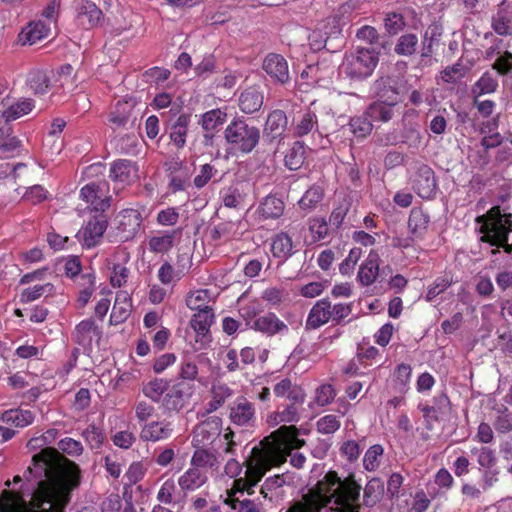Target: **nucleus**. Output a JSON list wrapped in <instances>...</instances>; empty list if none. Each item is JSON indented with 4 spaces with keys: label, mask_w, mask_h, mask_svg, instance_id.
<instances>
[{
    "label": "nucleus",
    "mask_w": 512,
    "mask_h": 512,
    "mask_svg": "<svg viewBox=\"0 0 512 512\" xmlns=\"http://www.w3.org/2000/svg\"><path fill=\"white\" fill-rule=\"evenodd\" d=\"M434 171L427 165L418 167V197L429 199L436 190Z\"/></svg>",
    "instance_id": "72a5a7b5"
},
{
    "label": "nucleus",
    "mask_w": 512,
    "mask_h": 512,
    "mask_svg": "<svg viewBox=\"0 0 512 512\" xmlns=\"http://www.w3.org/2000/svg\"><path fill=\"white\" fill-rule=\"evenodd\" d=\"M133 107L134 105L131 101H117L109 114V123L116 128L124 127L132 116Z\"/></svg>",
    "instance_id": "e433bc0d"
},
{
    "label": "nucleus",
    "mask_w": 512,
    "mask_h": 512,
    "mask_svg": "<svg viewBox=\"0 0 512 512\" xmlns=\"http://www.w3.org/2000/svg\"><path fill=\"white\" fill-rule=\"evenodd\" d=\"M285 202L278 194L270 193L259 203L257 213L264 219H278L284 214Z\"/></svg>",
    "instance_id": "a878e982"
},
{
    "label": "nucleus",
    "mask_w": 512,
    "mask_h": 512,
    "mask_svg": "<svg viewBox=\"0 0 512 512\" xmlns=\"http://www.w3.org/2000/svg\"><path fill=\"white\" fill-rule=\"evenodd\" d=\"M220 422L219 418H214L198 424L193 431L192 445L199 448L212 444L221 433Z\"/></svg>",
    "instance_id": "2eb2a0df"
},
{
    "label": "nucleus",
    "mask_w": 512,
    "mask_h": 512,
    "mask_svg": "<svg viewBox=\"0 0 512 512\" xmlns=\"http://www.w3.org/2000/svg\"><path fill=\"white\" fill-rule=\"evenodd\" d=\"M303 402H293L289 405H286L281 411L275 412L273 415L269 417V422L278 424V423H293L298 422L300 419V414L297 405L302 404Z\"/></svg>",
    "instance_id": "8fccbe9b"
},
{
    "label": "nucleus",
    "mask_w": 512,
    "mask_h": 512,
    "mask_svg": "<svg viewBox=\"0 0 512 512\" xmlns=\"http://www.w3.org/2000/svg\"><path fill=\"white\" fill-rule=\"evenodd\" d=\"M293 247V240L287 232H278L271 238V253L275 258L288 259L293 255Z\"/></svg>",
    "instance_id": "473e14b6"
},
{
    "label": "nucleus",
    "mask_w": 512,
    "mask_h": 512,
    "mask_svg": "<svg viewBox=\"0 0 512 512\" xmlns=\"http://www.w3.org/2000/svg\"><path fill=\"white\" fill-rule=\"evenodd\" d=\"M142 215L139 210L127 208L121 210L116 216V235L121 242L133 239L142 224Z\"/></svg>",
    "instance_id": "9b49d317"
},
{
    "label": "nucleus",
    "mask_w": 512,
    "mask_h": 512,
    "mask_svg": "<svg viewBox=\"0 0 512 512\" xmlns=\"http://www.w3.org/2000/svg\"><path fill=\"white\" fill-rule=\"evenodd\" d=\"M233 395V389L226 383H215L211 387L212 399L207 404V411L214 412L219 409L227 399Z\"/></svg>",
    "instance_id": "c03bdc74"
},
{
    "label": "nucleus",
    "mask_w": 512,
    "mask_h": 512,
    "mask_svg": "<svg viewBox=\"0 0 512 512\" xmlns=\"http://www.w3.org/2000/svg\"><path fill=\"white\" fill-rule=\"evenodd\" d=\"M475 221L480 225V241L489 245L505 242V237L512 232V215L502 213L500 206L492 207Z\"/></svg>",
    "instance_id": "39448f33"
},
{
    "label": "nucleus",
    "mask_w": 512,
    "mask_h": 512,
    "mask_svg": "<svg viewBox=\"0 0 512 512\" xmlns=\"http://www.w3.org/2000/svg\"><path fill=\"white\" fill-rule=\"evenodd\" d=\"M306 160V146L302 141H295L287 150L284 165L291 171L299 170Z\"/></svg>",
    "instance_id": "ea45409f"
},
{
    "label": "nucleus",
    "mask_w": 512,
    "mask_h": 512,
    "mask_svg": "<svg viewBox=\"0 0 512 512\" xmlns=\"http://www.w3.org/2000/svg\"><path fill=\"white\" fill-rule=\"evenodd\" d=\"M138 165L129 159H117L110 164L109 178L114 183L131 185L139 178Z\"/></svg>",
    "instance_id": "4468645a"
},
{
    "label": "nucleus",
    "mask_w": 512,
    "mask_h": 512,
    "mask_svg": "<svg viewBox=\"0 0 512 512\" xmlns=\"http://www.w3.org/2000/svg\"><path fill=\"white\" fill-rule=\"evenodd\" d=\"M471 453L477 456L479 469L492 468L496 466L497 457L495 451L487 446L480 448L474 447Z\"/></svg>",
    "instance_id": "052dcab7"
},
{
    "label": "nucleus",
    "mask_w": 512,
    "mask_h": 512,
    "mask_svg": "<svg viewBox=\"0 0 512 512\" xmlns=\"http://www.w3.org/2000/svg\"><path fill=\"white\" fill-rule=\"evenodd\" d=\"M102 336L101 328L93 319L82 320L76 325L73 340L83 348H90L93 341H99Z\"/></svg>",
    "instance_id": "6ab92c4d"
},
{
    "label": "nucleus",
    "mask_w": 512,
    "mask_h": 512,
    "mask_svg": "<svg viewBox=\"0 0 512 512\" xmlns=\"http://www.w3.org/2000/svg\"><path fill=\"white\" fill-rule=\"evenodd\" d=\"M210 292L207 289H199L190 293L186 298V305L191 310L212 309L209 306Z\"/></svg>",
    "instance_id": "bf43d9fd"
},
{
    "label": "nucleus",
    "mask_w": 512,
    "mask_h": 512,
    "mask_svg": "<svg viewBox=\"0 0 512 512\" xmlns=\"http://www.w3.org/2000/svg\"><path fill=\"white\" fill-rule=\"evenodd\" d=\"M2 420L7 424L23 428L33 423L34 414L29 410L11 409L3 413Z\"/></svg>",
    "instance_id": "49530a36"
},
{
    "label": "nucleus",
    "mask_w": 512,
    "mask_h": 512,
    "mask_svg": "<svg viewBox=\"0 0 512 512\" xmlns=\"http://www.w3.org/2000/svg\"><path fill=\"white\" fill-rule=\"evenodd\" d=\"M82 436L91 449H98L104 442L105 434L103 430L95 424L89 425L83 432Z\"/></svg>",
    "instance_id": "e2e57ef3"
},
{
    "label": "nucleus",
    "mask_w": 512,
    "mask_h": 512,
    "mask_svg": "<svg viewBox=\"0 0 512 512\" xmlns=\"http://www.w3.org/2000/svg\"><path fill=\"white\" fill-rule=\"evenodd\" d=\"M251 328L269 337L275 335H286L289 332L287 324L274 312H267L258 316L253 321Z\"/></svg>",
    "instance_id": "dca6fc26"
},
{
    "label": "nucleus",
    "mask_w": 512,
    "mask_h": 512,
    "mask_svg": "<svg viewBox=\"0 0 512 512\" xmlns=\"http://www.w3.org/2000/svg\"><path fill=\"white\" fill-rule=\"evenodd\" d=\"M5 109L2 111V118L5 122L10 123L14 120L21 118L24 115L29 114L33 108L35 107L34 101L30 98H24L16 103H10V99L8 100V105L3 106Z\"/></svg>",
    "instance_id": "c9c22d12"
},
{
    "label": "nucleus",
    "mask_w": 512,
    "mask_h": 512,
    "mask_svg": "<svg viewBox=\"0 0 512 512\" xmlns=\"http://www.w3.org/2000/svg\"><path fill=\"white\" fill-rule=\"evenodd\" d=\"M77 19L85 29H90L100 24L103 13L94 2L81 0L77 7Z\"/></svg>",
    "instance_id": "393cba45"
},
{
    "label": "nucleus",
    "mask_w": 512,
    "mask_h": 512,
    "mask_svg": "<svg viewBox=\"0 0 512 512\" xmlns=\"http://www.w3.org/2000/svg\"><path fill=\"white\" fill-rule=\"evenodd\" d=\"M262 69L274 84L287 85L291 81L289 64L279 53H268L262 61Z\"/></svg>",
    "instance_id": "f8f14e48"
},
{
    "label": "nucleus",
    "mask_w": 512,
    "mask_h": 512,
    "mask_svg": "<svg viewBox=\"0 0 512 512\" xmlns=\"http://www.w3.org/2000/svg\"><path fill=\"white\" fill-rule=\"evenodd\" d=\"M190 467H196L201 472H207L208 468H218L219 462L217 456L205 449V447L195 448L190 460Z\"/></svg>",
    "instance_id": "79ce46f5"
},
{
    "label": "nucleus",
    "mask_w": 512,
    "mask_h": 512,
    "mask_svg": "<svg viewBox=\"0 0 512 512\" xmlns=\"http://www.w3.org/2000/svg\"><path fill=\"white\" fill-rule=\"evenodd\" d=\"M54 293V285L52 283H45L41 285H35L24 289L20 294L21 303H30L38 300L42 296H50Z\"/></svg>",
    "instance_id": "603ef678"
},
{
    "label": "nucleus",
    "mask_w": 512,
    "mask_h": 512,
    "mask_svg": "<svg viewBox=\"0 0 512 512\" xmlns=\"http://www.w3.org/2000/svg\"><path fill=\"white\" fill-rule=\"evenodd\" d=\"M173 433L171 422L167 420L152 421L145 424L140 433L143 441L157 442L168 439Z\"/></svg>",
    "instance_id": "cd10ccee"
},
{
    "label": "nucleus",
    "mask_w": 512,
    "mask_h": 512,
    "mask_svg": "<svg viewBox=\"0 0 512 512\" xmlns=\"http://www.w3.org/2000/svg\"><path fill=\"white\" fill-rule=\"evenodd\" d=\"M378 61L375 49L358 47L355 52L346 54L340 70L351 80H363L373 73Z\"/></svg>",
    "instance_id": "0eeeda50"
},
{
    "label": "nucleus",
    "mask_w": 512,
    "mask_h": 512,
    "mask_svg": "<svg viewBox=\"0 0 512 512\" xmlns=\"http://www.w3.org/2000/svg\"><path fill=\"white\" fill-rule=\"evenodd\" d=\"M214 319L213 309H201L195 313L191 319V327L199 335H205Z\"/></svg>",
    "instance_id": "3c124183"
},
{
    "label": "nucleus",
    "mask_w": 512,
    "mask_h": 512,
    "mask_svg": "<svg viewBox=\"0 0 512 512\" xmlns=\"http://www.w3.org/2000/svg\"><path fill=\"white\" fill-rule=\"evenodd\" d=\"M497 87V79L492 74L485 72L473 85L472 94L474 98H479L482 95L495 92Z\"/></svg>",
    "instance_id": "864d4df0"
},
{
    "label": "nucleus",
    "mask_w": 512,
    "mask_h": 512,
    "mask_svg": "<svg viewBox=\"0 0 512 512\" xmlns=\"http://www.w3.org/2000/svg\"><path fill=\"white\" fill-rule=\"evenodd\" d=\"M377 83V100L365 110V115L374 123H386L394 116V108L399 102L398 92L391 86Z\"/></svg>",
    "instance_id": "6e6552de"
},
{
    "label": "nucleus",
    "mask_w": 512,
    "mask_h": 512,
    "mask_svg": "<svg viewBox=\"0 0 512 512\" xmlns=\"http://www.w3.org/2000/svg\"><path fill=\"white\" fill-rule=\"evenodd\" d=\"M380 256L377 251L371 250L359 267L357 279L362 286L372 285L379 275Z\"/></svg>",
    "instance_id": "5701e85b"
},
{
    "label": "nucleus",
    "mask_w": 512,
    "mask_h": 512,
    "mask_svg": "<svg viewBox=\"0 0 512 512\" xmlns=\"http://www.w3.org/2000/svg\"><path fill=\"white\" fill-rule=\"evenodd\" d=\"M492 29L500 36H512V7L506 4L505 0L501 2L496 13L492 17Z\"/></svg>",
    "instance_id": "bb28decb"
},
{
    "label": "nucleus",
    "mask_w": 512,
    "mask_h": 512,
    "mask_svg": "<svg viewBox=\"0 0 512 512\" xmlns=\"http://www.w3.org/2000/svg\"><path fill=\"white\" fill-rule=\"evenodd\" d=\"M224 137L232 151L249 154L259 143L260 129L239 117L227 125Z\"/></svg>",
    "instance_id": "423d86ee"
},
{
    "label": "nucleus",
    "mask_w": 512,
    "mask_h": 512,
    "mask_svg": "<svg viewBox=\"0 0 512 512\" xmlns=\"http://www.w3.org/2000/svg\"><path fill=\"white\" fill-rule=\"evenodd\" d=\"M305 440L299 438V429L294 425H283L277 430L273 431L270 435L264 437L258 445H255L248 457L245 458L243 463H239L236 459H229L224 467V471L230 478H241L243 468L246 469V462L253 455L254 449H263V451L279 452L283 455L284 463L287 461L290 451L295 448H301L305 445ZM246 470H244L245 472Z\"/></svg>",
    "instance_id": "20e7f679"
},
{
    "label": "nucleus",
    "mask_w": 512,
    "mask_h": 512,
    "mask_svg": "<svg viewBox=\"0 0 512 512\" xmlns=\"http://www.w3.org/2000/svg\"><path fill=\"white\" fill-rule=\"evenodd\" d=\"M288 119L283 110L276 109L271 111L266 119L264 133L271 138H277L283 135L287 128Z\"/></svg>",
    "instance_id": "f704fd0d"
},
{
    "label": "nucleus",
    "mask_w": 512,
    "mask_h": 512,
    "mask_svg": "<svg viewBox=\"0 0 512 512\" xmlns=\"http://www.w3.org/2000/svg\"><path fill=\"white\" fill-rule=\"evenodd\" d=\"M108 222L104 217H95L78 232L77 237L83 247H95L107 229Z\"/></svg>",
    "instance_id": "a211bd4d"
},
{
    "label": "nucleus",
    "mask_w": 512,
    "mask_h": 512,
    "mask_svg": "<svg viewBox=\"0 0 512 512\" xmlns=\"http://www.w3.org/2000/svg\"><path fill=\"white\" fill-rule=\"evenodd\" d=\"M27 85L35 95H43L50 89V78L44 71H32L28 76Z\"/></svg>",
    "instance_id": "09e8293b"
},
{
    "label": "nucleus",
    "mask_w": 512,
    "mask_h": 512,
    "mask_svg": "<svg viewBox=\"0 0 512 512\" xmlns=\"http://www.w3.org/2000/svg\"><path fill=\"white\" fill-rule=\"evenodd\" d=\"M229 419L239 427H253L256 422V409L245 396H238L229 406Z\"/></svg>",
    "instance_id": "ddd939ff"
},
{
    "label": "nucleus",
    "mask_w": 512,
    "mask_h": 512,
    "mask_svg": "<svg viewBox=\"0 0 512 512\" xmlns=\"http://www.w3.org/2000/svg\"><path fill=\"white\" fill-rule=\"evenodd\" d=\"M433 406H425L422 408L423 417L427 422V428L432 429V423L438 420L440 414H443L445 408L449 404V399L445 394L435 397Z\"/></svg>",
    "instance_id": "a18cd8bd"
},
{
    "label": "nucleus",
    "mask_w": 512,
    "mask_h": 512,
    "mask_svg": "<svg viewBox=\"0 0 512 512\" xmlns=\"http://www.w3.org/2000/svg\"><path fill=\"white\" fill-rule=\"evenodd\" d=\"M243 477L233 481L227 490L224 503L235 512H266L260 501L241 498L244 493L251 496L254 488L262 481L268 471L284 464L283 455L279 452L254 449L253 455L247 460Z\"/></svg>",
    "instance_id": "7ed1b4c3"
},
{
    "label": "nucleus",
    "mask_w": 512,
    "mask_h": 512,
    "mask_svg": "<svg viewBox=\"0 0 512 512\" xmlns=\"http://www.w3.org/2000/svg\"><path fill=\"white\" fill-rule=\"evenodd\" d=\"M226 121L227 113L220 108L211 109L201 116L199 124L205 131V144L212 142L215 133L222 128Z\"/></svg>",
    "instance_id": "aec40b11"
},
{
    "label": "nucleus",
    "mask_w": 512,
    "mask_h": 512,
    "mask_svg": "<svg viewBox=\"0 0 512 512\" xmlns=\"http://www.w3.org/2000/svg\"><path fill=\"white\" fill-rule=\"evenodd\" d=\"M190 187V174L188 171L169 176L168 188L172 193L186 191Z\"/></svg>",
    "instance_id": "338daca9"
},
{
    "label": "nucleus",
    "mask_w": 512,
    "mask_h": 512,
    "mask_svg": "<svg viewBox=\"0 0 512 512\" xmlns=\"http://www.w3.org/2000/svg\"><path fill=\"white\" fill-rule=\"evenodd\" d=\"M170 75L171 72L167 68L154 66L144 71L142 77L145 83L159 85L168 80Z\"/></svg>",
    "instance_id": "0e129e2a"
},
{
    "label": "nucleus",
    "mask_w": 512,
    "mask_h": 512,
    "mask_svg": "<svg viewBox=\"0 0 512 512\" xmlns=\"http://www.w3.org/2000/svg\"><path fill=\"white\" fill-rule=\"evenodd\" d=\"M264 96L259 87L251 86L245 89L239 96V109L245 114H253L260 110Z\"/></svg>",
    "instance_id": "c756f323"
},
{
    "label": "nucleus",
    "mask_w": 512,
    "mask_h": 512,
    "mask_svg": "<svg viewBox=\"0 0 512 512\" xmlns=\"http://www.w3.org/2000/svg\"><path fill=\"white\" fill-rule=\"evenodd\" d=\"M273 391L276 397H286L288 400L293 402H304L305 400L303 390L296 384H293L289 378H283L277 382Z\"/></svg>",
    "instance_id": "4c0bfd02"
},
{
    "label": "nucleus",
    "mask_w": 512,
    "mask_h": 512,
    "mask_svg": "<svg viewBox=\"0 0 512 512\" xmlns=\"http://www.w3.org/2000/svg\"><path fill=\"white\" fill-rule=\"evenodd\" d=\"M331 320L330 301L327 298L320 299L310 309L306 319V329L315 330L327 324Z\"/></svg>",
    "instance_id": "b1692460"
},
{
    "label": "nucleus",
    "mask_w": 512,
    "mask_h": 512,
    "mask_svg": "<svg viewBox=\"0 0 512 512\" xmlns=\"http://www.w3.org/2000/svg\"><path fill=\"white\" fill-rule=\"evenodd\" d=\"M198 376V366L196 362L190 358L183 359L179 366L178 377L180 381L193 383Z\"/></svg>",
    "instance_id": "774afa93"
},
{
    "label": "nucleus",
    "mask_w": 512,
    "mask_h": 512,
    "mask_svg": "<svg viewBox=\"0 0 512 512\" xmlns=\"http://www.w3.org/2000/svg\"><path fill=\"white\" fill-rule=\"evenodd\" d=\"M23 477L19 491L1 492L0 512H64L81 483V469L57 449L46 447L32 457Z\"/></svg>",
    "instance_id": "f257e3e1"
},
{
    "label": "nucleus",
    "mask_w": 512,
    "mask_h": 512,
    "mask_svg": "<svg viewBox=\"0 0 512 512\" xmlns=\"http://www.w3.org/2000/svg\"><path fill=\"white\" fill-rule=\"evenodd\" d=\"M195 392V385L187 381H178L168 387L162 398V407L167 412L178 413L189 404Z\"/></svg>",
    "instance_id": "1a4fd4ad"
},
{
    "label": "nucleus",
    "mask_w": 512,
    "mask_h": 512,
    "mask_svg": "<svg viewBox=\"0 0 512 512\" xmlns=\"http://www.w3.org/2000/svg\"><path fill=\"white\" fill-rule=\"evenodd\" d=\"M186 267L182 269H175L169 262H164L157 273L159 281L164 285H169L173 282H177L185 276Z\"/></svg>",
    "instance_id": "4d7b16f0"
},
{
    "label": "nucleus",
    "mask_w": 512,
    "mask_h": 512,
    "mask_svg": "<svg viewBox=\"0 0 512 512\" xmlns=\"http://www.w3.org/2000/svg\"><path fill=\"white\" fill-rule=\"evenodd\" d=\"M318 131V117L310 109L300 114L293 123V135L302 138Z\"/></svg>",
    "instance_id": "7c9ffc66"
},
{
    "label": "nucleus",
    "mask_w": 512,
    "mask_h": 512,
    "mask_svg": "<svg viewBox=\"0 0 512 512\" xmlns=\"http://www.w3.org/2000/svg\"><path fill=\"white\" fill-rule=\"evenodd\" d=\"M441 34L442 30L440 26L430 25L423 35V47L421 54L434 55L436 48L439 46Z\"/></svg>",
    "instance_id": "5fc2aeb1"
},
{
    "label": "nucleus",
    "mask_w": 512,
    "mask_h": 512,
    "mask_svg": "<svg viewBox=\"0 0 512 512\" xmlns=\"http://www.w3.org/2000/svg\"><path fill=\"white\" fill-rule=\"evenodd\" d=\"M309 232L313 242L324 240L329 234L328 222L323 217H314L309 220Z\"/></svg>",
    "instance_id": "680f3d73"
},
{
    "label": "nucleus",
    "mask_w": 512,
    "mask_h": 512,
    "mask_svg": "<svg viewBox=\"0 0 512 512\" xmlns=\"http://www.w3.org/2000/svg\"><path fill=\"white\" fill-rule=\"evenodd\" d=\"M50 31V23L42 20L31 21L19 33V41L22 45H33L47 38Z\"/></svg>",
    "instance_id": "4be33fe9"
},
{
    "label": "nucleus",
    "mask_w": 512,
    "mask_h": 512,
    "mask_svg": "<svg viewBox=\"0 0 512 512\" xmlns=\"http://www.w3.org/2000/svg\"><path fill=\"white\" fill-rule=\"evenodd\" d=\"M360 491L353 474L341 478L330 469L287 512H360Z\"/></svg>",
    "instance_id": "f03ea898"
},
{
    "label": "nucleus",
    "mask_w": 512,
    "mask_h": 512,
    "mask_svg": "<svg viewBox=\"0 0 512 512\" xmlns=\"http://www.w3.org/2000/svg\"><path fill=\"white\" fill-rule=\"evenodd\" d=\"M129 260V254L123 253L122 262L113 263L109 278L112 287L121 288L127 284L131 274L130 269L127 267Z\"/></svg>",
    "instance_id": "37998d69"
},
{
    "label": "nucleus",
    "mask_w": 512,
    "mask_h": 512,
    "mask_svg": "<svg viewBox=\"0 0 512 512\" xmlns=\"http://www.w3.org/2000/svg\"><path fill=\"white\" fill-rule=\"evenodd\" d=\"M190 115L180 114L170 127L169 137L177 149H182L186 144Z\"/></svg>",
    "instance_id": "58836bf2"
},
{
    "label": "nucleus",
    "mask_w": 512,
    "mask_h": 512,
    "mask_svg": "<svg viewBox=\"0 0 512 512\" xmlns=\"http://www.w3.org/2000/svg\"><path fill=\"white\" fill-rule=\"evenodd\" d=\"M349 474H353L354 477H356V474L354 472H349L347 473L345 476H341L339 473L338 475L341 477V478H345L347 477ZM355 480L357 481V483L361 485V483L357 480V478H355ZM363 491V504L366 506V507H373L375 506L381 499V496L383 494V491H384V486H383V482L378 479V478H373L371 480H369L367 482V484L365 485V487H361V491L360 493Z\"/></svg>",
    "instance_id": "2f4dec72"
},
{
    "label": "nucleus",
    "mask_w": 512,
    "mask_h": 512,
    "mask_svg": "<svg viewBox=\"0 0 512 512\" xmlns=\"http://www.w3.org/2000/svg\"><path fill=\"white\" fill-rule=\"evenodd\" d=\"M168 387L167 381L163 379H154L143 386L142 392L153 402L162 403V398Z\"/></svg>",
    "instance_id": "6e6d98bb"
},
{
    "label": "nucleus",
    "mask_w": 512,
    "mask_h": 512,
    "mask_svg": "<svg viewBox=\"0 0 512 512\" xmlns=\"http://www.w3.org/2000/svg\"><path fill=\"white\" fill-rule=\"evenodd\" d=\"M208 472H201L196 467H189L183 472L177 480L180 494L183 495L185 500L188 495L201 489L208 482Z\"/></svg>",
    "instance_id": "f3484780"
},
{
    "label": "nucleus",
    "mask_w": 512,
    "mask_h": 512,
    "mask_svg": "<svg viewBox=\"0 0 512 512\" xmlns=\"http://www.w3.org/2000/svg\"><path fill=\"white\" fill-rule=\"evenodd\" d=\"M217 61L216 57L213 54H208L203 57L201 62H199L194 67V73L197 77H201L203 79L208 78L211 74L216 72Z\"/></svg>",
    "instance_id": "69168bd1"
},
{
    "label": "nucleus",
    "mask_w": 512,
    "mask_h": 512,
    "mask_svg": "<svg viewBox=\"0 0 512 512\" xmlns=\"http://www.w3.org/2000/svg\"><path fill=\"white\" fill-rule=\"evenodd\" d=\"M181 234V229L157 231L147 239V248L154 254H166L174 246L175 239Z\"/></svg>",
    "instance_id": "412c9836"
},
{
    "label": "nucleus",
    "mask_w": 512,
    "mask_h": 512,
    "mask_svg": "<svg viewBox=\"0 0 512 512\" xmlns=\"http://www.w3.org/2000/svg\"><path fill=\"white\" fill-rule=\"evenodd\" d=\"M350 131L357 138H365L373 128V122L365 115L355 116L349 122Z\"/></svg>",
    "instance_id": "13d9d810"
},
{
    "label": "nucleus",
    "mask_w": 512,
    "mask_h": 512,
    "mask_svg": "<svg viewBox=\"0 0 512 512\" xmlns=\"http://www.w3.org/2000/svg\"><path fill=\"white\" fill-rule=\"evenodd\" d=\"M324 189L318 184L310 186L298 201V205L302 210H313L323 199Z\"/></svg>",
    "instance_id": "de8ad7c7"
},
{
    "label": "nucleus",
    "mask_w": 512,
    "mask_h": 512,
    "mask_svg": "<svg viewBox=\"0 0 512 512\" xmlns=\"http://www.w3.org/2000/svg\"><path fill=\"white\" fill-rule=\"evenodd\" d=\"M80 197L96 212H104L110 207L111 197L106 181H93L80 190Z\"/></svg>",
    "instance_id": "9d476101"
},
{
    "label": "nucleus",
    "mask_w": 512,
    "mask_h": 512,
    "mask_svg": "<svg viewBox=\"0 0 512 512\" xmlns=\"http://www.w3.org/2000/svg\"><path fill=\"white\" fill-rule=\"evenodd\" d=\"M132 309V299L128 292L120 290L116 293L115 302L110 315V323L118 325L126 321Z\"/></svg>",
    "instance_id": "c85d7f7f"
},
{
    "label": "nucleus",
    "mask_w": 512,
    "mask_h": 512,
    "mask_svg": "<svg viewBox=\"0 0 512 512\" xmlns=\"http://www.w3.org/2000/svg\"><path fill=\"white\" fill-rule=\"evenodd\" d=\"M177 493V486L172 478H168L165 480L156 496V499L165 505H181L185 503V498H183V495L179 493V496H176Z\"/></svg>",
    "instance_id": "a19ab883"
}]
</instances>
